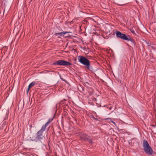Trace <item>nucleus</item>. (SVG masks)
I'll use <instances>...</instances> for the list:
<instances>
[{
  "mask_svg": "<svg viewBox=\"0 0 156 156\" xmlns=\"http://www.w3.org/2000/svg\"><path fill=\"white\" fill-rule=\"evenodd\" d=\"M54 65L68 66L72 65L70 62L63 60H58L52 64Z\"/></svg>",
  "mask_w": 156,
  "mask_h": 156,
  "instance_id": "39448f33",
  "label": "nucleus"
},
{
  "mask_svg": "<svg viewBox=\"0 0 156 156\" xmlns=\"http://www.w3.org/2000/svg\"><path fill=\"white\" fill-rule=\"evenodd\" d=\"M78 59L79 62L82 64L86 66L87 68L89 69L90 63V62L88 60L84 57L81 55L78 56Z\"/></svg>",
  "mask_w": 156,
  "mask_h": 156,
  "instance_id": "7ed1b4c3",
  "label": "nucleus"
},
{
  "mask_svg": "<svg viewBox=\"0 0 156 156\" xmlns=\"http://www.w3.org/2000/svg\"><path fill=\"white\" fill-rule=\"evenodd\" d=\"M92 118L94 119V120H97V119L95 118V117H94L93 116H92Z\"/></svg>",
  "mask_w": 156,
  "mask_h": 156,
  "instance_id": "f8f14e48",
  "label": "nucleus"
},
{
  "mask_svg": "<svg viewBox=\"0 0 156 156\" xmlns=\"http://www.w3.org/2000/svg\"><path fill=\"white\" fill-rule=\"evenodd\" d=\"M111 122H112V123H113L115 125V126H116V125L115 123L114 122L112 121H111Z\"/></svg>",
  "mask_w": 156,
  "mask_h": 156,
  "instance_id": "9b49d317",
  "label": "nucleus"
},
{
  "mask_svg": "<svg viewBox=\"0 0 156 156\" xmlns=\"http://www.w3.org/2000/svg\"><path fill=\"white\" fill-rule=\"evenodd\" d=\"M36 84V82L33 81L31 82L30 83V84L28 86V88L27 90V92L28 93L30 89V88L33 87L34 85Z\"/></svg>",
  "mask_w": 156,
  "mask_h": 156,
  "instance_id": "0eeeda50",
  "label": "nucleus"
},
{
  "mask_svg": "<svg viewBox=\"0 0 156 156\" xmlns=\"http://www.w3.org/2000/svg\"><path fill=\"white\" fill-rule=\"evenodd\" d=\"M52 119L51 120V119H49L48 122L45 123V124L44 125H43L42 126L43 127H44L46 129V127L52 121Z\"/></svg>",
  "mask_w": 156,
  "mask_h": 156,
  "instance_id": "1a4fd4ad",
  "label": "nucleus"
},
{
  "mask_svg": "<svg viewBox=\"0 0 156 156\" xmlns=\"http://www.w3.org/2000/svg\"><path fill=\"white\" fill-rule=\"evenodd\" d=\"M69 33L68 32H62L58 33H55V35L56 36L60 35V36H64L66 34Z\"/></svg>",
  "mask_w": 156,
  "mask_h": 156,
  "instance_id": "6e6552de",
  "label": "nucleus"
},
{
  "mask_svg": "<svg viewBox=\"0 0 156 156\" xmlns=\"http://www.w3.org/2000/svg\"><path fill=\"white\" fill-rule=\"evenodd\" d=\"M116 37L118 38H120L124 40L132 41V39L130 36L128 35L127 36L121 33L119 31H116L115 32Z\"/></svg>",
  "mask_w": 156,
  "mask_h": 156,
  "instance_id": "f03ea898",
  "label": "nucleus"
},
{
  "mask_svg": "<svg viewBox=\"0 0 156 156\" xmlns=\"http://www.w3.org/2000/svg\"><path fill=\"white\" fill-rule=\"evenodd\" d=\"M118 5H126V4H118Z\"/></svg>",
  "mask_w": 156,
  "mask_h": 156,
  "instance_id": "ddd939ff",
  "label": "nucleus"
},
{
  "mask_svg": "<svg viewBox=\"0 0 156 156\" xmlns=\"http://www.w3.org/2000/svg\"><path fill=\"white\" fill-rule=\"evenodd\" d=\"M143 146L145 152L148 155H150L152 154L153 150L146 140L143 141Z\"/></svg>",
  "mask_w": 156,
  "mask_h": 156,
  "instance_id": "f257e3e1",
  "label": "nucleus"
},
{
  "mask_svg": "<svg viewBox=\"0 0 156 156\" xmlns=\"http://www.w3.org/2000/svg\"><path fill=\"white\" fill-rule=\"evenodd\" d=\"M130 30L132 33L133 34H135V32L134 30Z\"/></svg>",
  "mask_w": 156,
  "mask_h": 156,
  "instance_id": "9d476101",
  "label": "nucleus"
},
{
  "mask_svg": "<svg viewBox=\"0 0 156 156\" xmlns=\"http://www.w3.org/2000/svg\"><path fill=\"white\" fill-rule=\"evenodd\" d=\"M45 129L44 127L42 126L41 129L37 132L36 137L37 140L40 141L44 138V137L43 135V133L45 130Z\"/></svg>",
  "mask_w": 156,
  "mask_h": 156,
  "instance_id": "20e7f679",
  "label": "nucleus"
},
{
  "mask_svg": "<svg viewBox=\"0 0 156 156\" xmlns=\"http://www.w3.org/2000/svg\"><path fill=\"white\" fill-rule=\"evenodd\" d=\"M80 138L85 141H88L90 143L92 144V140L90 136L85 133L81 134L80 136Z\"/></svg>",
  "mask_w": 156,
  "mask_h": 156,
  "instance_id": "423d86ee",
  "label": "nucleus"
}]
</instances>
